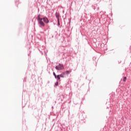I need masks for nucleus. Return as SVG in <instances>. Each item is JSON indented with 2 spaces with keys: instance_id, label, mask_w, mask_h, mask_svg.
I'll return each mask as SVG.
<instances>
[{
  "instance_id": "3",
  "label": "nucleus",
  "mask_w": 131,
  "mask_h": 131,
  "mask_svg": "<svg viewBox=\"0 0 131 131\" xmlns=\"http://www.w3.org/2000/svg\"><path fill=\"white\" fill-rule=\"evenodd\" d=\"M55 17L57 19V25L60 26V14L56 12L55 13Z\"/></svg>"
},
{
  "instance_id": "4",
  "label": "nucleus",
  "mask_w": 131,
  "mask_h": 131,
  "mask_svg": "<svg viewBox=\"0 0 131 131\" xmlns=\"http://www.w3.org/2000/svg\"><path fill=\"white\" fill-rule=\"evenodd\" d=\"M45 49H46V47H45L44 46H39L38 47V50L41 53H43V52H45Z\"/></svg>"
},
{
  "instance_id": "8",
  "label": "nucleus",
  "mask_w": 131,
  "mask_h": 131,
  "mask_svg": "<svg viewBox=\"0 0 131 131\" xmlns=\"http://www.w3.org/2000/svg\"><path fill=\"white\" fill-rule=\"evenodd\" d=\"M58 84H59V82H58V81H56L55 83V85H56V86H58Z\"/></svg>"
},
{
  "instance_id": "10",
  "label": "nucleus",
  "mask_w": 131,
  "mask_h": 131,
  "mask_svg": "<svg viewBox=\"0 0 131 131\" xmlns=\"http://www.w3.org/2000/svg\"><path fill=\"white\" fill-rule=\"evenodd\" d=\"M123 81H126V77H124L123 79Z\"/></svg>"
},
{
  "instance_id": "7",
  "label": "nucleus",
  "mask_w": 131,
  "mask_h": 131,
  "mask_svg": "<svg viewBox=\"0 0 131 131\" xmlns=\"http://www.w3.org/2000/svg\"><path fill=\"white\" fill-rule=\"evenodd\" d=\"M65 72H66V74H67V75L70 74V71H66Z\"/></svg>"
},
{
  "instance_id": "1",
  "label": "nucleus",
  "mask_w": 131,
  "mask_h": 131,
  "mask_svg": "<svg viewBox=\"0 0 131 131\" xmlns=\"http://www.w3.org/2000/svg\"><path fill=\"white\" fill-rule=\"evenodd\" d=\"M37 21L39 26L41 27H45L46 24H49V23H50V20H49L48 17L45 16L43 18H40V14L37 15ZM45 23H46V24Z\"/></svg>"
},
{
  "instance_id": "13",
  "label": "nucleus",
  "mask_w": 131,
  "mask_h": 131,
  "mask_svg": "<svg viewBox=\"0 0 131 131\" xmlns=\"http://www.w3.org/2000/svg\"><path fill=\"white\" fill-rule=\"evenodd\" d=\"M98 43H100V42H98Z\"/></svg>"
},
{
  "instance_id": "12",
  "label": "nucleus",
  "mask_w": 131,
  "mask_h": 131,
  "mask_svg": "<svg viewBox=\"0 0 131 131\" xmlns=\"http://www.w3.org/2000/svg\"><path fill=\"white\" fill-rule=\"evenodd\" d=\"M53 75H54V77H55H55L57 76V75H56V73H55V72H53Z\"/></svg>"
},
{
  "instance_id": "5",
  "label": "nucleus",
  "mask_w": 131,
  "mask_h": 131,
  "mask_svg": "<svg viewBox=\"0 0 131 131\" xmlns=\"http://www.w3.org/2000/svg\"><path fill=\"white\" fill-rule=\"evenodd\" d=\"M56 79H57V80H60V79H61V78L60 77L59 75H57L56 77H55Z\"/></svg>"
},
{
  "instance_id": "2",
  "label": "nucleus",
  "mask_w": 131,
  "mask_h": 131,
  "mask_svg": "<svg viewBox=\"0 0 131 131\" xmlns=\"http://www.w3.org/2000/svg\"><path fill=\"white\" fill-rule=\"evenodd\" d=\"M56 70L60 71L64 69V66L62 63H59L58 65L55 67Z\"/></svg>"
},
{
  "instance_id": "9",
  "label": "nucleus",
  "mask_w": 131,
  "mask_h": 131,
  "mask_svg": "<svg viewBox=\"0 0 131 131\" xmlns=\"http://www.w3.org/2000/svg\"><path fill=\"white\" fill-rule=\"evenodd\" d=\"M61 74L63 75V76H65V75H66V72H63L61 73Z\"/></svg>"
},
{
  "instance_id": "11",
  "label": "nucleus",
  "mask_w": 131,
  "mask_h": 131,
  "mask_svg": "<svg viewBox=\"0 0 131 131\" xmlns=\"http://www.w3.org/2000/svg\"><path fill=\"white\" fill-rule=\"evenodd\" d=\"M92 8L93 9V10H96V6L94 5H92Z\"/></svg>"
},
{
  "instance_id": "6",
  "label": "nucleus",
  "mask_w": 131,
  "mask_h": 131,
  "mask_svg": "<svg viewBox=\"0 0 131 131\" xmlns=\"http://www.w3.org/2000/svg\"><path fill=\"white\" fill-rule=\"evenodd\" d=\"M59 75V77H61V78H64V77H65V76H63V75L62 74H60Z\"/></svg>"
}]
</instances>
